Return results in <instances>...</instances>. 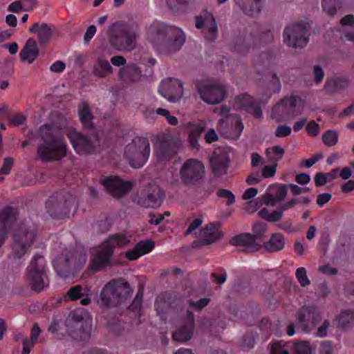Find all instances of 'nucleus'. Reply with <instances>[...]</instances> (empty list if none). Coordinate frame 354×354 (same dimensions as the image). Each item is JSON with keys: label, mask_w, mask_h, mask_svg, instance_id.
<instances>
[{"label": "nucleus", "mask_w": 354, "mask_h": 354, "mask_svg": "<svg viewBox=\"0 0 354 354\" xmlns=\"http://www.w3.org/2000/svg\"><path fill=\"white\" fill-rule=\"evenodd\" d=\"M185 39V34L181 28L165 24L154 27L150 35V41L154 48L165 55H171L179 51Z\"/></svg>", "instance_id": "nucleus-1"}, {"label": "nucleus", "mask_w": 354, "mask_h": 354, "mask_svg": "<svg viewBox=\"0 0 354 354\" xmlns=\"http://www.w3.org/2000/svg\"><path fill=\"white\" fill-rule=\"evenodd\" d=\"M40 143L37 155L43 161L60 160L66 155V145L53 127L44 125L39 128Z\"/></svg>", "instance_id": "nucleus-2"}, {"label": "nucleus", "mask_w": 354, "mask_h": 354, "mask_svg": "<svg viewBox=\"0 0 354 354\" xmlns=\"http://www.w3.org/2000/svg\"><path fill=\"white\" fill-rule=\"evenodd\" d=\"M133 289L123 278L109 281L102 288L98 303L103 307L117 306L131 295Z\"/></svg>", "instance_id": "nucleus-3"}, {"label": "nucleus", "mask_w": 354, "mask_h": 354, "mask_svg": "<svg viewBox=\"0 0 354 354\" xmlns=\"http://www.w3.org/2000/svg\"><path fill=\"white\" fill-rule=\"evenodd\" d=\"M129 241V237L123 234H116L110 236L92 254L93 259L90 265L91 269L96 271L106 266L112 256L113 250L125 245Z\"/></svg>", "instance_id": "nucleus-4"}, {"label": "nucleus", "mask_w": 354, "mask_h": 354, "mask_svg": "<svg viewBox=\"0 0 354 354\" xmlns=\"http://www.w3.org/2000/svg\"><path fill=\"white\" fill-rule=\"evenodd\" d=\"M150 151L149 140L144 137H136L126 145L123 156L132 167L140 168L147 162Z\"/></svg>", "instance_id": "nucleus-5"}, {"label": "nucleus", "mask_w": 354, "mask_h": 354, "mask_svg": "<svg viewBox=\"0 0 354 354\" xmlns=\"http://www.w3.org/2000/svg\"><path fill=\"white\" fill-rule=\"evenodd\" d=\"M86 260L87 257L84 251L65 250L53 261V266L59 276L67 277L74 271L81 269Z\"/></svg>", "instance_id": "nucleus-6"}, {"label": "nucleus", "mask_w": 354, "mask_h": 354, "mask_svg": "<svg viewBox=\"0 0 354 354\" xmlns=\"http://www.w3.org/2000/svg\"><path fill=\"white\" fill-rule=\"evenodd\" d=\"M109 42L116 50L120 51H131L136 46L137 34L134 31H129L121 22L113 24L109 29Z\"/></svg>", "instance_id": "nucleus-7"}, {"label": "nucleus", "mask_w": 354, "mask_h": 354, "mask_svg": "<svg viewBox=\"0 0 354 354\" xmlns=\"http://www.w3.org/2000/svg\"><path fill=\"white\" fill-rule=\"evenodd\" d=\"M303 111V104L297 96H287L277 103L271 111V118L278 122L293 119Z\"/></svg>", "instance_id": "nucleus-8"}, {"label": "nucleus", "mask_w": 354, "mask_h": 354, "mask_svg": "<svg viewBox=\"0 0 354 354\" xmlns=\"http://www.w3.org/2000/svg\"><path fill=\"white\" fill-rule=\"evenodd\" d=\"M36 237L35 228L21 224L15 232L12 252L10 259L14 260L21 258L32 245Z\"/></svg>", "instance_id": "nucleus-9"}, {"label": "nucleus", "mask_w": 354, "mask_h": 354, "mask_svg": "<svg viewBox=\"0 0 354 354\" xmlns=\"http://www.w3.org/2000/svg\"><path fill=\"white\" fill-rule=\"evenodd\" d=\"M68 334L75 340L86 341L91 337V320L77 312L71 314L66 319Z\"/></svg>", "instance_id": "nucleus-10"}, {"label": "nucleus", "mask_w": 354, "mask_h": 354, "mask_svg": "<svg viewBox=\"0 0 354 354\" xmlns=\"http://www.w3.org/2000/svg\"><path fill=\"white\" fill-rule=\"evenodd\" d=\"M65 134L75 151L79 154L93 153L99 145V140L95 136H86L73 127L67 128Z\"/></svg>", "instance_id": "nucleus-11"}, {"label": "nucleus", "mask_w": 354, "mask_h": 354, "mask_svg": "<svg viewBox=\"0 0 354 354\" xmlns=\"http://www.w3.org/2000/svg\"><path fill=\"white\" fill-rule=\"evenodd\" d=\"M197 91L201 99L210 105L219 104L226 97V90L224 85L218 82L200 83L197 86Z\"/></svg>", "instance_id": "nucleus-12"}, {"label": "nucleus", "mask_w": 354, "mask_h": 354, "mask_svg": "<svg viewBox=\"0 0 354 354\" xmlns=\"http://www.w3.org/2000/svg\"><path fill=\"white\" fill-rule=\"evenodd\" d=\"M205 171L203 164L197 159L186 160L180 170L181 181L186 185H194L205 176Z\"/></svg>", "instance_id": "nucleus-13"}, {"label": "nucleus", "mask_w": 354, "mask_h": 354, "mask_svg": "<svg viewBox=\"0 0 354 354\" xmlns=\"http://www.w3.org/2000/svg\"><path fill=\"white\" fill-rule=\"evenodd\" d=\"M297 326L304 332L309 333L315 329L322 318L320 310L315 306H303L296 315Z\"/></svg>", "instance_id": "nucleus-14"}, {"label": "nucleus", "mask_w": 354, "mask_h": 354, "mask_svg": "<svg viewBox=\"0 0 354 354\" xmlns=\"http://www.w3.org/2000/svg\"><path fill=\"white\" fill-rule=\"evenodd\" d=\"M283 42L293 48H304L308 40L307 29L302 24H292L286 27L283 33Z\"/></svg>", "instance_id": "nucleus-15"}, {"label": "nucleus", "mask_w": 354, "mask_h": 354, "mask_svg": "<svg viewBox=\"0 0 354 354\" xmlns=\"http://www.w3.org/2000/svg\"><path fill=\"white\" fill-rule=\"evenodd\" d=\"M182 142L168 133H161L156 138L154 149L161 158H168L176 153L181 147Z\"/></svg>", "instance_id": "nucleus-16"}, {"label": "nucleus", "mask_w": 354, "mask_h": 354, "mask_svg": "<svg viewBox=\"0 0 354 354\" xmlns=\"http://www.w3.org/2000/svg\"><path fill=\"white\" fill-rule=\"evenodd\" d=\"M195 321L194 314L187 310L179 322L176 330L173 333L172 337L176 342L185 343L190 340L194 333Z\"/></svg>", "instance_id": "nucleus-17"}, {"label": "nucleus", "mask_w": 354, "mask_h": 354, "mask_svg": "<svg viewBox=\"0 0 354 354\" xmlns=\"http://www.w3.org/2000/svg\"><path fill=\"white\" fill-rule=\"evenodd\" d=\"M195 26L198 29H203V34L205 40L214 41L218 37V26L213 15L208 12H204L201 15L195 17Z\"/></svg>", "instance_id": "nucleus-18"}, {"label": "nucleus", "mask_w": 354, "mask_h": 354, "mask_svg": "<svg viewBox=\"0 0 354 354\" xmlns=\"http://www.w3.org/2000/svg\"><path fill=\"white\" fill-rule=\"evenodd\" d=\"M158 93L170 102H177L183 95V83L174 78L164 80L159 86Z\"/></svg>", "instance_id": "nucleus-19"}, {"label": "nucleus", "mask_w": 354, "mask_h": 354, "mask_svg": "<svg viewBox=\"0 0 354 354\" xmlns=\"http://www.w3.org/2000/svg\"><path fill=\"white\" fill-rule=\"evenodd\" d=\"M243 129L241 119L237 115L227 116L218 122V131L228 139H237Z\"/></svg>", "instance_id": "nucleus-20"}, {"label": "nucleus", "mask_w": 354, "mask_h": 354, "mask_svg": "<svg viewBox=\"0 0 354 354\" xmlns=\"http://www.w3.org/2000/svg\"><path fill=\"white\" fill-rule=\"evenodd\" d=\"M106 192L115 198H120L128 193L131 189V183L124 181L117 176H110L101 179Z\"/></svg>", "instance_id": "nucleus-21"}, {"label": "nucleus", "mask_w": 354, "mask_h": 354, "mask_svg": "<svg viewBox=\"0 0 354 354\" xmlns=\"http://www.w3.org/2000/svg\"><path fill=\"white\" fill-rule=\"evenodd\" d=\"M75 206V199L73 196L68 195L62 197L57 203L48 201L46 203L48 212L54 217L61 218L69 214L73 207Z\"/></svg>", "instance_id": "nucleus-22"}, {"label": "nucleus", "mask_w": 354, "mask_h": 354, "mask_svg": "<svg viewBox=\"0 0 354 354\" xmlns=\"http://www.w3.org/2000/svg\"><path fill=\"white\" fill-rule=\"evenodd\" d=\"M164 196V193L158 185H152L146 193H142L139 203L146 207L156 208L160 206Z\"/></svg>", "instance_id": "nucleus-23"}, {"label": "nucleus", "mask_w": 354, "mask_h": 354, "mask_svg": "<svg viewBox=\"0 0 354 354\" xmlns=\"http://www.w3.org/2000/svg\"><path fill=\"white\" fill-rule=\"evenodd\" d=\"M234 106L237 110H244L251 113L255 118H261L262 111L257 102L251 96L247 94H241L234 98Z\"/></svg>", "instance_id": "nucleus-24"}, {"label": "nucleus", "mask_w": 354, "mask_h": 354, "mask_svg": "<svg viewBox=\"0 0 354 354\" xmlns=\"http://www.w3.org/2000/svg\"><path fill=\"white\" fill-rule=\"evenodd\" d=\"M230 243L233 245L241 246L247 252L258 251L261 248L260 241H257L250 233H242L232 237Z\"/></svg>", "instance_id": "nucleus-25"}, {"label": "nucleus", "mask_w": 354, "mask_h": 354, "mask_svg": "<svg viewBox=\"0 0 354 354\" xmlns=\"http://www.w3.org/2000/svg\"><path fill=\"white\" fill-rule=\"evenodd\" d=\"M219 225L210 223L202 227L196 236L202 245H210L221 239L223 234L219 230Z\"/></svg>", "instance_id": "nucleus-26"}, {"label": "nucleus", "mask_w": 354, "mask_h": 354, "mask_svg": "<svg viewBox=\"0 0 354 354\" xmlns=\"http://www.w3.org/2000/svg\"><path fill=\"white\" fill-rule=\"evenodd\" d=\"M230 159L226 152L218 150L210 158L212 171L215 176L220 177L226 174Z\"/></svg>", "instance_id": "nucleus-27"}, {"label": "nucleus", "mask_w": 354, "mask_h": 354, "mask_svg": "<svg viewBox=\"0 0 354 354\" xmlns=\"http://www.w3.org/2000/svg\"><path fill=\"white\" fill-rule=\"evenodd\" d=\"M16 219L17 212L12 207H6L0 212V248L5 242L8 230Z\"/></svg>", "instance_id": "nucleus-28"}, {"label": "nucleus", "mask_w": 354, "mask_h": 354, "mask_svg": "<svg viewBox=\"0 0 354 354\" xmlns=\"http://www.w3.org/2000/svg\"><path fill=\"white\" fill-rule=\"evenodd\" d=\"M64 297L71 301L81 299L80 304L83 306H88L91 301L90 288L81 285L71 287L66 292Z\"/></svg>", "instance_id": "nucleus-29"}, {"label": "nucleus", "mask_w": 354, "mask_h": 354, "mask_svg": "<svg viewBox=\"0 0 354 354\" xmlns=\"http://www.w3.org/2000/svg\"><path fill=\"white\" fill-rule=\"evenodd\" d=\"M26 280L32 290L37 292L44 290L49 284L47 274L26 272Z\"/></svg>", "instance_id": "nucleus-30"}, {"label": "nucleus", "mask_w": 354, "mask_h": 354, "mask_svg": "<svg viewBox=\"0 0 354 354\" xmlns=\"http://www.w3.org/2000/svg\"><path fill=\"white\" fill-rule=\"evenodd\" d=\"M259 44V39L252 35H245L243 37L236 39L234 48L241 54H246L251 50L256 48Z\"/></svg>", "instance_id": "nucleus-31"}, {"label": "nucleus", "mask_w": 354, "mask_h": 354, "mask_svg": "<svg viewBox=\"0 0 354 354\" xmlns=\"http://www.w3.org/2000/svg\"><path fill=\"white\" fill-rule=\"evenodd\" d=\"M120 78L126 83L138 82L141 77V71L136 64L131 63L120 69Z\"/></svg>", "instance_id": "nucleus-32"}, {"label": "nucleus", "mask_w": 354, "mask_h": 354, "mask_svg": "<svg viewBox=\"0 0 354 354\" xmlns=\"http://www.w3.org/2000/svg\"><path fill=\"white\" fill-rule=\"evenodd\" d=\"M19 56L21 60L32 64L39 56V48L36 41L29 38L20 51Z\"/></svg>", "instance_id": "nucleus-33"}, {"label": "nucleus", "mask_w": 354, "mask_h": 354, "mask_svg": "<svg viewBox=\"0 0 354 354\" xmlns=\"http://www.w3.org/2000/svg\"><path fill=\"white\" fill-rule=\"evenodd\" d=\"M113 67L109 61L102 57H98L92 67V74L98 78L104 79L113 73Z\"/></svg>", "instance_id": "nucleus-34"}, {"label": "nucleus", "mask_w": 354, "mask_h": 354, "mask_svg": "<svg viewBox=\"0 0 354 354\" xmlns=\"http://www.w3.org/2000/svg\"><path fill=\"white\" fill-rule=\"evenodd\" d=\"M29 31L37 34L40 44L48 43L53 36L51 26L46 23H35L30 28Z\"/></svg>", "instance_id": "nucleus-35"}, {"label": "nucleus", "mask_w": 354, "mask_h": 354, "mask_svg": "<svg viewBox=\"0 0 354 354\" xmlns=\"http://www.w3.org/2000/svg\"><path fill=\"white\" fill-rule=\"evenodd\" d=\"M153 247L154 244L152 241L147 240L140 241L132 250L127 252L126 257L131 261L136 260L142 255L151 251Z\"/></svg>", "instance_id": "nucleus-36"}, {"label": "nucleus", "mask_w": 354, "mask_h": 354, "mask_svg": "<svg viewBox=\"0 0 354 354\" xmlns=\"http://www.w3.org/2000/svg\"><path fill=\"white\" fill-rule=\"evenodd\" d=\"M286 243V239L281 233H275L272 234L270 239L264 243L263 247L265 250L270 253L281 251L283 249Z\"/></svg>", "instance_id": "nucleus-37"}, {"label": "nucleus", "mask_w": 354, "mask_h": 354, "mask_svg": "<svg viewBox=\"0 0 354 354\" xmlns=\"http://www.w3.org/2000/svg\"><path fill=\"white\" fill-rule=\"evenodd\" d=\"M236 3L248 15H254L261 10V0H234Z\"/></svg>", "instance_id": "nucleus-38"}, {"label": "nucleus", "mask_w": 354, "mask_h": 354, "mask_svg": "<svg viewBox=\"0 0 354 354\" xmlns=\"http://www.w3.org/2000/svg\"><path fill=\"white\" fill-rule=\"evenodd\" d=\"M26 272H39L46 274V263L44 258L40 255L35 256L30 266L26 269Z\"/></svg>", "instance_id": "nucleus-39"}, {"label": "nucleus", "mask_w": 354, "mask_h": 354, "mask_svg": "<svg viewBox=\"0 0 354 354\" xmlns=\"http://www.w3.org/2000/svg\"><path fill=\"white\" fill-rule=\"evenodd\" d=\"M337 325L343 328L351 326L354 324V310H346L342 312L336 319Z\"/></svg>", "instance_id": "nucleus-40"}, {"label": "nucleus", "mask_w": 354, "mask_h": 354, "mask_svg": "<svg viewBox=\"0 0 354 354\" xmlns=\"http://www.w3.org/2000/svg\"><path fill=\"white\" fill-rule=\"evenodd\" d=\"M80 119L85 128L92 127L93 116L91 113L89 107L86 104H82L79 108Z\"/></svg>", "instance_id": "nucleus-41"}, {"label": "nucleus", "mask_w": 354, "mask_h": 354, "mask_svg": "<svg viewBox=\"0 0 354 354\" xmlns=\"http://www.w3.org/2000/svg\"><path fill=\"white\" fill-rule=\"evenodd\" d=\"M323 10L330 16H333L341 8L339 0H322Z\"/></svg>", "instance_id": "nucleus-42"}, {"label": "nucleus", "mask_w": 354, "mask_h": 354, "mask_svg": "<svg viewBox=\"0 0 354 354\" xmlns=\"http://www.w3.org/2000/svg\"><path fill=\"white\" fill-rule=\"evenodd\" d=\"M339 139V134L336 131L328 130L322 135L323 142L328 147L335 146Z\"/></svg>", "instance_id": "nucleus-43"}, {"label": "nucleus", "mask_w": 354, "mask_h": 354, "mask_svg": "<svg viewBox=\"0 0 354 354\" xmlns=\"http://www.w3.org/2000/svg\"><path fill=\"white\" fill-rule=\"evenodd\" d=\"M293 350L295 354H312V347L307 342H295Z\"/></svg>", "instance_id": "nucleus-44"}, {"label": "nucleus", "mask_w": 354, "mask_h": 354, "mask_svg": "<svg viewBox=\"0 0 354 354\" xmlns=\"http://www.w3.org/2000/svg\"><path fill=\"white\" fill-rule=\"evenodd\" d=\"M269 77L268 87L270 90L274 93H279L281 88V84L279 77L275 73L272 72L269 74Z\"/></svg>", "instance_id": "nucleus-45"}, {"label": "nucleus", "mask_w": 354, "mask_h": 354, "mask_svg": "<svg viewBox=\"0 0 354 354\" xmlns=\"http://www.w3.org/2000/svg\"><path fill=\"white\" fill-rule=\"evenodd\" d=\"M266 231V224L262 222H257L253 225L252 235L254 236L257 241H260V243L261 244L262 236Z\"/></svg>", "instance_id": "nucleus-46"}, {"label": "nucleus", "mask_w": 354, "mask_h": 354, "mask_svg": "<svg viewBox=\"0 0 354 354\" xmlns=\"http://www.w3.org/2000/svg\"><path fill=\"white\" fill-rule=\"evenodd\" d=\"M274 199L283 201L287 196V186L285 185H276L273 187Z\"/></svg>", "instance_id": "nucleus-47"}, {"label": "nucleus", "mask_w": 354, "mask_h": 354, "mask_svg": "<svg viewBox=\"0 0 354 354\" xmlns=\"http://www.w3.org/2000/svg\"><path fill=\"white\" fill-rule=\"evenodd\" d=\"M296 277L302 287L307 286L310 284V280L307 277L306 270L304 268L301 267L296 270Z\"/></svg>", "instance_id": "nucleus-48"}, {"label": "nucleus", "mask_w": 354, "mask_h": 354, "mask_svg": "<svg viewBox=\"0 0 354 354\" xmlns=\"http://www.w3.org/2000/svg\"><path fill=\"white\" fill-rule=\"evenodd\" d=\"M13 165V160L11 158H6L4 160L3 165L0 169V180L3 179L2 176L10 173V169Z\"/></svg>", "instance_id": "nucleus-49"}, {"label": "nucleus", "mask_w": 354, "mask_h": 354, "mask_svg": "<svg viewBox=\"0 0 354 354\" xmlns=\"http://www.w3.org/2000/svg\"><path fill=\"white\" fill-rule=\"evenodd\" d=\"M217 194L219 197L225 198L227 199L226 203L228 205L234 203L235 201L234 195L233 194V193L231 191H230L228 189H220L218 191Z\"/></svg>", "instance_id": "nucleus-50"}, {"label": "nucleus", "mask_w": 354, "mask_h": 354, "mask_svg": "<svg viewBox=\"0 0 354 354\" xmlns=\"http://www.w3.org/2000/svg\"><path fill=\"white\" fill-rule=\"evenodd\" d=\"M330 326L328 320L325 319L322 324L317 328L316 335L319 337H324L328 334V330Z\"/></svg>", "instance_id": "nucleus-51"}, {"label": "nucleus", "mask_w": 354, "mask_h": 354, "mask_svg": "<svg viewBox=\"0 0 354 354\" xmlns=\"http://www.w3.org/2000/svg\"><path fill=\"white\" fill-rule=\"evenodd\" d=\"M292 131L291 128L287 125H280L275 131L274 135L278 138H283L290 135Z\"/></svg>", "instance_id": "nucleus-52"}, {"label": "nucleus", "mask_w": 354, "mask_h": 354, "mask_svg": "<svg viewBox=\"0 0 354 354\" xmlns=\"http://www.w3.org/2000/svg\"><path fill=\"white\" fill-rule=\"evenodd\" d=\"M319 124L315 121H310L307 124L306 131L312 137L317 136L319 133Z\"/></svg>", "instance_id": "nucleus-53"}, {"label": "nucleus", "mask_w": 354, "mask_h": 354, "mask_svg": "<svg viewBox=\"0 0 354 354\" xmlns=\"http://www.w3.org/2000/svg\"><path fill=\"white\" fill-rule=\"evenodd\" d=\"M209 299L207 298L201 299L197 301H194L193 300L190 299L189 301V305L197 310H201L209 304Z\"/></svg>", "instance_id": "nucleus-54"}, {"label": "nucleus", "mask_w": 354, "mask_h": 354, "mask_svg": "<svg viewBox=\"0 0 354 354\" xmlns=\"http://www.w3.org/2000/svg\"><path fill=\"white\" fill-rule=\"evenodd\" d=\"M290 188L292 193L294 196H298L301 194L308 193L310 191V189L307 187H299L298 185L290 183L288 185Z\"/></svg>", "instance_id": "nucleus-55"}, {"label": "nucleus", "mask_w": 354, "mask_h": 354, "mask_svg": "<svg viewBox=\"0 0 354 354\" xmlns=\"http://www.w3.org/2000/svg\"><path fill=\"white\" fill-rule=\"evenodd\" d=\"M272 354H289L280 342H274L271 346Z\"/></svg>", "instance_id": "nucleus-56"}, {"label": "nucleus", "mask_w": 354, "mask_h": 354, "mask_svg": "<svg viewBox=\"0 0 354 354\" xmlns=\"http://www.w3.org/2000/svg\"><path fill=\"white\" fill-rule=\"evenodd\" d=\"M263 178L261 174L257 171L249 175L246 178V183L248 185H256L262 180Z\"/></svg>", "instance_id": "nucleus-57"}, {"label": "nucleus", "mask_w": 354, "mask_h": 354, "mask_svg": "<svg viewBox=\"0 0 354 354\" xmlns=\"http://www.w3.org/2000/svg\"><path fill=\"white\" fill-rule=\"evenodd\" d=\"M313 73L315 76V81L316 83L319 84L322 82L324 76V73L322 67L319 65H315L313 67Z\"/></svg>", "instance_id": "nucleus-58"}, {"label": "nucleus", "mask_w": 354, "mask_h": 354, "mask_svg": "<svg viewBox=\"0 0 354 354\" xmlns=\"http://www.w3.org/2000/svg\"><path fill=\"white\" fill-rule=\"evenodd\" d=\"M203 222L202 218H197L194 219L189 225L188 228L185 232V235L187 236L192 234L196 229H197Z\"/></svg>", "instance_id": "nucleus-59"}, {"label": "nucleus", "mask_w": 354, "mask_h": 354, "mask_svg": "<svg viewBox=\"0 0 354 354\" xmlns=\"http://www.w3.org/2000/svg\"><path fill=\"white\" fill-rule=\"evenodd\" d=\"M319 354H333V347L328 341H324L320 346Z\"/></svg>", "instance_id": "nucleus-60"}, {"label": "nucleus", "mask_w": 354, "mask_h": 354, "mask_svg": "<svg viewBox=\"0 0 354 354\" xmlns=\"http://www.w3.org/2000/svg\"><path fill=\"white\" fill-rule=\"evenodd\" d=\"M276 166H266L261 174L263 178H268L273 177L276 173Z\"/></svg>", "instance_id": "nucleus-61"}, {"label": "nucleus", "mask_w": 354, "mask_h": 354, "mask_svg": "<svg viewBox=\"0 0 354 354\" xmlns=\"http://www.w3.org/2000/svg\"><path fill=\"white\" fill-rule=\"evenodd\" d=\"M22 5V0L15 1L8 6V10L11 12H19L24 10Z\"/></svg>", "instance_id": "nucleus-62"}, {"label": "nucleus", "mask_w": 354, "mask_h": 354, "mask_svg": "<svg viewBox=\"0 0 354 354\" xmlns=\"http://www.w3.org/2000/svg\"><path fill=\"white\" fill-rule=\"evenodd\" d=\"M344 38L354 44V26L342 29Z\"/></svg>", "instance_id": "nucleus-63"}, {"label": "nucleus", "mask_w": 354, "mask_h": 354, "mask_svg": "<svg viewBox=\"0 0 354 354\" xmlns=\"http://www.w3.org/2000/svg\"><path fill=\"white\" fill-rule=\"evenodd\" d=\"M341 24L343 29L346 27L354 26V16L353 15H348L341 19Z\"/></svg>", "instance_id": "nucleus-64"}]
</instances>
